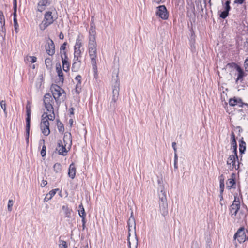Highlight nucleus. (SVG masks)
<instances>
[{
	"instance_id": "2eb2a0df",
	"label": "nucleus",
	"mask_w": 248,
	"mask_h": 248,
	"mask_svg": "<svg viewBox=\"0 0 248 248\" xmlns=\"http://www.w3.org/2000/svg\"><path fill=\"white\" fill-rule=\"evenodd\" d=\"M46 49L47 54L52 56L55 54V46L53 41L49 39L46 45Z\"/></svg>"
},
{
	"instance_id": "20e7f679",
	"label": "nucleus",
	"mask_w": 248,
	"mask_h": 248,
	"mask_svg": "<svg viewBox=\"0 0 248 248\" xmlns=\"http://www.w3.org/2000/svg\"><path fill=\"white\" fill-rule=\"evenodd\" d=\"M51 93L53 95V98L55 99L57 104L59 106L62 100L63 101L64 95V91L59 86L54 84L51 87Z\"/></svg>"
},
{
	"instance_id": "13d9d810",
	"label": "nucleus",
	"mask_w": 248,
	"mask_h": 248,
	"mask_svg": "<svg viewBox=\"0 0 248 248\" xmlns=\"http://www.w3.org/2000/svg\"><path fill=\"white\" fill-rule=\"evenodd\" d=\"M128 225L129 237L130 235V232L131 231L130 228L133 227V226H131V222L130 223H129V219L128 220Z\"/></svg>"
},
{
	"instance_id": "bb28decb",
	"label": "nucleus",
	"mask_w": 248,
	"mask_h": 248,
	"mask_svg": "<svg viewBox=\"0 0 248 248\" xmlns=\"http://www.w3.org/2000/svg\"><path fill=\"white\" fill-rule=\"evenodd\" d=\"M246 150V143L243 140H241L239 143V152L242 154Z\"/></svg>"
},
{
	"instance_id": "aec40b11",
	"label": "nucleus",
	"mask_w": 248,
	"mask_h": 248,
	"mask_svg": "<svg viewBox=\"0 0 248 248\" xmlns=\"http://www.w3.org/2000/svg\"><path fill=\"white\" fill-rule=\"evenodd\" d=\"M235 176L234 173H232L231 178L228 180V182H227V188L229 189L234 188L233 186L235 184Z\"/></svg>"
},
{
	"instance_id": "4c0bfd02",
	"label": "nucleus",
	"mask_w": 248,
	"mask_h": 248,
	"mask_svg": "<svg viewBox=\"0 0 248 248\" xmlns=\"http://www.w3.org/2000/svg\"><path fill=\"white\" fill-rule=\"evenodd\" d=\"M231 144L233 147V153H235V154L237 153V146L236 141H235L234 142L231 141Z\"/></svg>"
},
{
	"instance_id": "bf43d9fd",
	"label": "nucleus",
	"mask_w": 248,
	"mask_h": 248,
	"mask_svg": "<svg viewBox=\"0 0 248 248\" xmlns=\"http://www.w3.org/2000/svg\"><path fill=\"white\" fill-rule=\"evenodd\" d=\"M172 146L174 149V151L175 152V153H176V143L175 142H173L172 143Z\"/></svg>"
},
{
	"instance_id": "423d86ee",
	"label": "nucleus",
	"mask_w": 248,
	"mask_h": 248,
	"mask_svg": "<svg viewBox=\"0 0 248 248\" xmlns=\"http://www.w3.org/2000/svg\"><path fill=\"white\" fill-rule=\"evenodd\" d=\"M129 219V223L131 222V226H133L134 234L133 238L131 239V241L129 240V239H128V245L129 248H137L138 239L136 233V222L135 218L133 217V212H131V216Z\"/></svg>"
},
{
	"instance_id": "393cba45",
	"label": "nucleus",
	"mask_w": 248,
	"mask_h": 248,
	"mask_svg": "<svg viewBox=\"0 0 248 248\" xmlns=\"http://www.w3.org/2000/svg\"><path fill=\"white\" fill-rule=\"evenodd\" d=\"M236 70L238 74L236 79V82L238 80H242L243 77L244 76V72L240 67L237 66Z\"/></svg>"
},
{
	"instance_id": "dca6fc26",
	"label": "nucleus",
	"mask_w": 248,
	"mask_h": 248,
	"mask_svg": "<svg viewBox=\"0 0 248 248\" xmlns=\"http://www.w3.org/2000/svg\"><path fill=\"white\" fill-rule=\"evenodd\" d=\"M229 104L232 106H238L243 107L244 106H248L247 103H243L242 99L239 98L234 97L229 100Z\"/></svg>"
},
{
	"instance_id": "f3484780",
	"label": "nucleus",
	"mask_w": 248,
	"mask_h": 248,
	"mask_svg": "<svg viewBox=\"0 0 248 248\" xmlns=\"http://www.w3.org/2000/svg\"><path fill=\"white\" fill-rule=\"evenodd\" d=\"M26 112L27 116L26 118V132L28 135H29L30 127V116L31 113V108L30 105H27L26 106Z\"/></svg>"
},
{
	"instance_id": "a18cd8bd",
	"label": "nucleus",
	"mask_w": 248,
	"mask_h": 248,
	"mask_svg": "<svg viewBox=\"0 0 248 248\" xmlns=\"http://www.w3.org/2000/svg\"><path fill=\"white\" fill-rule=\"evenodd\" d=\"M240 167V163L239 162H238V164L236 165L235 163L233 166H231L229 167V169L230 170H232L234 168H235L236 170H238Z\"/></svg>"
},
{
	"instance_id": "2f4dec72",
	"label": "nucleus",
	"mask_w": 248,
	"mask_h": 248,
	"mask_svg": "<svg viewBox=\"0 0 248 248\" xmlns=\"http://www.w3.org/2000/svg\"><path fill=\"white\" fill-rule=\"evenodd\" d=\"M79 210H78L79 215L80 216H86V214L85 213L84 208L82 204L79 205Z\"/></svg>"
},
{
	"instance_id": "e433bc0d",
	"label": "nucleus",
	"mask_w": 248,
	"mask_h": 248,
	"mask_svg": "<svg viewBox=\"0 0 248 248\" xmlns=\"http://www.w3.org/2000/svg\"><path fill=\"white\" fill-rule=\"evenodd\" d=\"M69 67H70V64H69V62L62 65L63 70L65 72H67L69 71Z\"/></svg>"
},
{
	"instance_id": "5701e85b",
	"label": "nucleus",
	"mask_w": 248,
	"mask_h": 248,
	"mask_svg": "<svg viewBox=\"0 0 248 248\" xmlns=\"http://www.w3.org/2000/svg\"><path fill=\"white\" fill-rule=\"evenodd\" d=\"M76 169L74 163L70 165L69 167L68 175L72 179H74L75 177Z\"/></svg>"
},
{
	"instance_id": "6e6d98bb",
	"label": "nucleus",
	"mask_w": 248,
	"mask_h": 248,
	"mask_svg": "<svg viewBox=\"0 0 248 248\" xmlns=\"http://www.w3.org/2000/svg\"><path fill=\"white\" fill-rule=\"evenodd\" d=\"M224 183V178L222 174L219 176V183Z\"/></svg>"
},
{
	"instance_id": "c85d7f7f",
	"label": "nucleus",
	"mask_w": 248,
	"mask_h": 248,
	"mask_svg": "<svg viewBox=\"0 0 248 248\" xmlns=\"http://www.w3.org/2000/svg\"><path fill=\"white\" fill-rule=\"evenodd\" d=\"M13 24L15 29H16V0H13Z\"/></svg>"
},
{
	"instance_id": "774afa93",
	"label": "nucleus",
	"mask_w": 248,
	"mask_h": 248,
	"mask_svg": "<svg viewBox=\"0 0 248 248\" xmlns=\"http://www.w3.org/2000/svg\"><path fill=\"white\" fill-rule=\"evenodd\" d=\"M85 248H89V247H88V245L87 244L85 247Z\"/></svg>"
},
{
	"instance_id": "4468645a",
	"label": "nucleus",
	"mask_w": 248,
	"mask_h": 248,
	"mask_svg": "<svg viewBox=\"0 0 248 248\" xmlns=\"http://www.w3.org/2000/svg\"><path fill=\"white\" fill-rule=\"evenodd\" d=\"M70 148V147H67L66 146L65 144L64 143L63 144L62 141L60 140L58 142V146L56 148V150L58 151L60 155H66L68 150H69Z\"/></svg>"
},
{
	"instance_id": "ea45409f",
	"label": "nucleus",
	"mask_w": 248,
	"mask_h": 248,
	"mask_svg": "<svg viewBox=\"0 0 248 248\" xmlns=\"http://www.w3.org/2000/svg\"><path fill=\"white\" fill-rule=\"evenodd\" d=\"M28 61H30L31 63H34L36 62L37 58L35 56H29L27 58Z\"/></svg>"
},
{
	"instance_id": "f704fd0d",
	"label": "nucleus",
	"mask_w": 248,
	"mask_h": 248,
	"mask_svg": "<svg viewBox=\"0 0 248 248\" xmlns=\"http://www.w3.org/2000/svg\"><path fill=\"white\" fill-rule=\"evenodd\" d=\"M45 64L47 68H49L52 65V62L50 58H46L45 60Z\"/></svg>"
},
{
	"instance_id": "8fccbe9b",
	"label": "nucleus",
	"mask_w": 248,
	"mask_h": 248,
	"mask_svg": "<svg viewBox=\"0 0 248 248\" xmlns=\"http://www.w3.org/2000/svg\"><path fill=\"white\" fill-rule=\"evenodd\" d=\"M244 66L246 71H248V57L245 61Z\"/></svg>"
},
{
	"instance_id": "412c9836",
	"label": "nucleus",
	"mask_w": 248,
	"mask_h": 248,
	"mask_svg": "<svg viewBox=\"0 0 248 248\" xmlns=\"http://www.w3.org/2000/svg\"><path fill=\"white\" fill-rule=\"evenodd\" d=\"M236 159L238 160V156L237 153H233V155H230L227 159V164L231 166H233L236 161Z\"/></svg>"
},
{
	"instance_id": "6ab92c4d",
	"label": "nucleus",
	"mask_w": 248,
	"mask_h": 248,
	"mask_svg": "<svg viewBox=\"0 0 248 248\" xmlns=\"http://www.w3.org/2000/svg\"><path fill=\"white\" fill-rule=\"evenodd\" d=\"M63 143L67 147H71L72 145V136L70 133L66 132L63 137Z\"/></svg>"
},
{
	"instance_id": "a211bd4d",
	"label": "nucleus",
	"mask_w": 248,
	"mask_h": 248,
	"mask_svg": "<svg viewBox=\"0 0 248 248\" xmlns=\"http://www.w3.org/2000/svg\"><path fill=\"white\" fill-rule=\"evenodd\" d=\"M81 57H74L73 63L72 64V70L73 71L77 72L78 71L81 65V62L80 60Z\"/></svg>"
},
{
	"instance_id": "c756f323",
	"label": "nucleus",
	"mask_w": 248,
	"mask_h": 248,
	"mask_svg": "<svg viewBox=\"0 0 248 248\" xmlns=\"http://www.w3.org/2000/svg\"><path fill=\"white\" fill-rule=\"evenodd\" d=\"M57 128L58 129V130L60 132L62 133L64 130L63 124L61 122H60L59 120H57Z\"/></svg>"
},
{
	"instance_id": "ddd939ff",
	"label": "nucleus",
	"mask_w": 248,
	"mask_h": 248,
	"mask_svg": "<svg viewBox=\"0 0 248 248\" xmlns=\"http://www.w3.org/2000/svg\"><path fill=\"white\" fill-rule=\"evenodd\" d=\"M89 55L91 61V63L93 66V68L94 73H97V65H96V58H97V49H91L88 50Z\"/></svg>"
},
{
	"instance_id": "5fc2aeb1",
	"label": "nucleus",
	"mask_w": 248,
	"mask_h": 248,
	"mask_svg": "<svg viewBox=\"0 0 248 248\" xmlns=\"http://www.w3.org/2000/svg\"><path fill=\"white\" fill-rule=\"evenodd\" d=\"M67 43L66 42L64 43L60 47L61 50H64L65 49V46Z\"/></svg>"
},
{
	"instance_id": "69168bd1",
	"label": "nucleus",
	"mask_w": 248,
	"mask_h": 248,
	"mask_svg": "<svg viewBox=\"0 0 248 248\" xmlns=\"http://www.w3.org/2000/svg\"><path fill=\"white\" fill-rule=\"evenodd\" d=\"M219 197L220 198V201H222L223 200V193H220Z\"/></svg>"
},
{
	"instance_id": "a878e982",
	"label": "nucleus",
	"mask_w": 248,
	"mask_h": 248,
	"mask_svg": "<svg viewBox=\"0 0 248 248\" xmlns=\"http://www.w3.org/2000/svg\"><path fill=\"white\" fill-rule=\"evenodd\" d=\"M58 189H53L51 190L46 195V196L44 200L45 201L47 202L50 200L56 194V191Z\"/></svg>"
},
{
	"instance_id": "c9c22d12",
	"label": "nucleus",
	"mask_w": 248,
	"mask_h": 248,
	"mask_svg": "<svg viewBox=\"0 0 248 248\" xmlns=\"http://www.w3.org/2000/svg\"><path fill=\"white\" fill-rule=\"evenodd\" d=\"M230 1L229 0H227L226 2H225V7H224V11H226V12H229V11H230Z\"/></svg>"
},
{
	"instance_id": "f8f14e48",
	"label": "nucleus",
	"mask_w": 248,
	"mask_h": 248,
	"mask_svg": "<svg viewBox=\"0 0 248 248\" xmlns=\"http://www.w3.org/2000/svg\"><path fill=\"white\" fill-rule=\"evenodd\" d=\"M234 239H237L240 243L245 242L248 239V237H247L245 234L244 227H241L238 230L234 235Z\"/></svg>"
},
{
	"instance_id": "0eeeda50",
	"label": "nucleus",
	"mask_w": 248,
	"mask_h": 248,
	"mask_svg": "<svg viewBox=\"0 0 248 248\" xmlns=\"http://www.w3.org/2000/svg\"><path fill=\"white\" fill-rule=\"evenodd\" d=\"M83 46L82 36L78 35L76 39V43L74 46V57H81V54L83 48L81 47Z\"/></svg>"
},
{
	"instance_id": "cd10ccee",
	"label": "nucleus",
	"mask_w": 248,
	"mask_h": 248,
	"mask_svg": "<svg viewBox=\"0 0 248 248\" xmlns=\"http://www.w3.org/2000/svg\"><path fill=\"white\" fill-rule=\"evenodd\" d=\"M0 23L2 26V31L3 30V26L5 25V18L2 11H0Z\"/></svg>"
},
{
	"instance_id": "79ce46f5",
	"label": "nucleus",
	"mask_w": 248,
	"mask_h": 248,
	"mask_svg": "<svg viewBox=\"0 0 248 248\" xmlns=\"http://www.w3.org/2000/svg\"><path fill=\"white\" fill-rule=\"evenodd\" d=\"M228 16V12L226 11H223L222 12L219 16L221 18L224 19Z\"/></svg>"
},
{
	"instance_id": "338daca9",
	"label": "nucleus",
	"mask_w": 248,
	"mask_h": 248,
	"mask_svg": "<svg viewBox=\"0 0 248 248\" xmlns=\"http://www.w3.org/2000/svg\"><path fill=\"white\" fill-rule=\"evenodd\" d=\"M82 228L83 229H84L85 228V224H82Z\"/></svg>"
},
{
	"instance_id": "49530a36",
	"label": "nucleus",
	"mask_w": 248,
	"mask_h": 248,
	"mask_svg": "<svg viewBox=\"0 0 248 248\" xmlns=\"http://www.w3.org/2000/svg\"><path fill=\"white\" fill-rule=\"evenodd\" d=\"M244 48L246 52L248 53V38H247L244 43Z\"/></svg>"
},
{
	"instance_id": "09e8293b",
	"label": "nucleus",
	"mask_w": 248,
	"mask_h": 248,
	"mask_svg": "<svg viewBox=\"0 0 248 248\" xmlns=\"http://www.w3.org/2000/svg\"><path fill=\"white\" fill-rule=\"evenodd\" d=\"M224 183H219L220 193H223L224 189Z\"/></svg>"
},
{
	"instance_id": "473e14b6",
	"label": "nucleus",
	"mask_w": 248,
	"mask_h": 248,
	"mask_svg": "<svg viewBox=\"0 0 248 248\" xmlns=\"http://www.w3.org/2000/svg\"><path fill=\"white\" fill-rule=\"evenodd\" d=\"M94 17H92V22L90 24V28L89 31V34H90V32L92 31V29H93L94 31V34H96L95 27L93 21Z\"/></svg>"
},
{
	"instance_id": "7ed1b4c3",
	"label": "nucleus",
	"mask_w": 248,
	"mask_h": 248,
	"mask_svg": "<svg viewBox=\"0 0 248 248\" xmlns=\"http://www.w3.org/2000/svg\"><path fill=\"white\" fill-rule=\"evenodd\" d=\"M57 19L56 12L55 9L51 11L46 12L44 19L40 24V28L41 30H44L47 27L52 24Z\"/></svg>"
},
{
	"instance_id": "6e6552de",
	"label": "nucleus",
	"mask_w": 248,
	"mask_h": 248,
	"mask_svg": "<svg viewBox=\"0 0 248 248\" xmlns=\"http://www.w3.org/2000/svg\"><path fill=\"white\" fill-rule=\"evenodd\" d=\"M119 93V82L117 80L113 86L112 90V99L110 103V107L115 108L116 103L118 98Z\"/></svg>"
},
{
	"instance_id": "603ef678",
	"label": "nucleus",
	"mask_w": 248,
	"mask_h": 248,
	"mask_svg": "<svg viewBox=\"0 0 248 248\" xmlns=\"http://www.w3.org/2000/svg\"><path fill=\"white\" fill-rule=\"evenodd\" d=\"M44 10V7L43 5H40V4L38 5V10L42 12Z\"/></svg>"
},
{
	"instance_id": "3c124183",
	"label": "nucleus",
	"mask_w": 248,
	"mask_h": 248,
	"mask_svg": "<svg viewBox=\"0 0 248 248\" xmlns=\"http://www.w3.org/2000/svg\"><path fill=\"white\" fill-rule=\"evenodd\" d=\"M81 78V77L80 75H78L76 77L75 80L78 81V83L80 84L81 83V81H80Z\"/></svg>"
},
{
	"instance_id": "4be33fe9",
	"label": "nucleus",
	"mask_w": 248,
	"mask_h": 248,
	"mask_svg": "<svg viewBox=\"0 0 248 248\" xmlns=\"http://www.w3.org/2000/svg\"><path fill=\"white\" fill-rule=\"evenodd\" d=\"M56 72L58 74V76L59 77L60 81L62 83L63 81V80H64V78H63V72L61 69V66L60 63H57L56 64Z\"/></svg>"
},
{
	"instance_id": "9b49d317",
	"label": "nucleus",
	"mask_w": 248,
	"mask_h": 248,
	"mask_svg": "<svg viewBox=\"0 0 248 248\" xmlns=\"http://www.w3.org/2000/svg\"><path fill=\"white\" fill-rule=\"evenodd\" d=\"M156 15L163 20L168 18L169 14L165 5H160L157 7Z\"/></svg>"
},
{
	"instance_id": "e2e57ef3",
	"label": "nucleus",
	"mask_w": 248,
	"mask_h": 248,
	"mask_svg": "<svg viewBox=\"0 0 248 248\" xmlns=\"http://www.w3.org/2000/svg\"><path fill=\"white\" fill-rule=\"evenodd\" d=\"M244 0H236L235 2L238 3L239 4H242L244 2Z\"/></svg>"
},
{
	"instance_id": "a19ab883",
	"label": "nucleus",
	"mask_w": 248,
	"mask_h": 248,
	"mask_svg": "<svg viewBox=\"0 0 248 248\" xmlns=\"http://www.w3.org/2000/svg\"><path fill=\"white\" fill-rule=\"evenodd\" d=\"M59 246L61 248H67V246L66 241L61 240L60 241Z\"/></svg>"
},
{
	"instance_id": "680f3d73",
	"label": "nucleus",
	"mask_w": 248,
	"mask_h": 248,
	"mask_svg": "<svg viewBox=\"0 0 248 248\" xmlns=\"http://www.w3.org/2000/svg\"><path fill=\"white\" fill-rule=\"evenodd\" d=\"M59 38L60 39H63L64 38V35L62 32H61L59 34Z\"/></svg>"
},
{
	"instance_id": "37998d69",
	"label": "nucleus",
	"mask_w": 248,
	"mask_h": 248,
	"mask_svg": "<svg viewBox=\"0 0 248 248\" xmlns=\"http://www.w3.org/2000/svg\"><path fill=\"white\" fill-rule=\"evenodd\" d=\"M177 160H178V157L176 153H175L174 155V169L177 170L178 169V165H177Z\"/></svg>"
},
{
	"instance_id": "c03bdc74",
	"label": "nucleus",
	"mask_w": 248,
	"mask_h": 248,
	"mask_svg": "<svg viewBox=\"0 0 248 248\" xmlns=\"http://www.w3.org/2000/svg\"><path fill=\"white\" fill-rule=\"evenodd\" d=\"M46 147L44 145L41 151V155L43 157L46 155Z\"/></svg>"
},
{
	"instance_id": "7c9ffc66",
	"label": "nucleus",
	"mask_w": 248,
	"mask_h": 248,
	"mask_svg": "<svg viewBox=\"0 0 248 248\" xmlns=\"http://www.w3.org/2000/svg\"><path fill=\"white\" fill-rule=\"evenodd\" d=\"M53 169L56 173L60 172L61 170V165L60 163H56L54 165Z\"/></svg>"
},
{
	"instance_id": "0e129e2a",
	"label": "nucleus",
	"mask_w": 248,
	"mask_h": 248,
	"mask_svg": "<svg viewBox=\"0 0 248 248\" xmlns=\"http://www.w3.org/2000/svg\"><path fill=\"white\" fill-rule=\"evenodd\" d=\"M154 2L158 4L162 2V0H154Z\"/></svg>"
},
{
	"instance_id": "1a4fd4ad",
	"label": "nucleus",
	"mask_w": 248,
	"mask_h": 248,
	"mask_svg": "<svg viewBox=\"0 0 248 248\" xmlns=\"http://www.w3.org/2000/svg\"><path fill=\"white\" fill-rule=\"evenodd\" d=\"M234 200L230 206V211L232 216H236L240 207V202L237 193L234 194Z\"/></svg>"
},
{
	"instance_id": "4d7b16f0",
	"label": "nucleus",
	"mask_w": 248,
	"mask_h": 248,
	"mask_svg": "<svg viewBox=\"0 0 248 248\" xmlns=\"http://www.w3.org/2000/svg\"><path fill=\"white\" fill-rule=\"evenodd\" d=\"M47 182L46 181L43 180L41 184V186L42 187H44L45 186H46L47 185Z\"/></svg>"
},
{
	"instance_id": "864d4df0",
	"label": "nucleus",
	"mask_w": 248,
	"mask_h": 248,
	"mask_svg": "<svg viewBox=\"0 0 248 248\" xmlns=\"http://www.w3.org/2000/svg\"><path fill=\"white\" fill-rule=\"evenodd\" d=\"M231 137L232 141L234 142L235 141H236L235 138V134H234V132H232L231 133Z\"/></svg>"
},
{
	"instance_id": "72a5a7b5",
	"label": "nucleus",
	"mask_w": 248,
	"mask_h": 248,
	"mask_svg": "<svg viewBox=\"0 0 248 248\" xmlns=\"http://www.w3.org/2000/svg\"><path fill=\"white\" fill-rule=\"evenodd\" d=\"M63 54L64 55V57L62 55L61 56L62 65L68 62V57L66 56V52L64 51Z\"/></svg>"
},
{
	"instance_id": "f03ea898",
	"label": "nucleus",
	"mask_w": 248,
	"mask_h": 248,
	"mask_svg": "<svg viewBox=\"0 0 248 248\" xmlns=\"http://www.w3.org/2000/svg\"><path fill=\"white\" fill-rule=\"evenodd\" d=\"M159 190H160V194H159V211L163 216L165 217L168 214V207L167 198L163 186H160Z\"/></svg>"
},
{
	"instance_id": "58836bf2",
	"label": "nucleus",
	"mask_w": 248,
	"mask_h": 248,
	"mask_svg": "<svg viewBox=\"0 0 248 248\" xmlns=\"http://www.w3.org/2000/svg\"><path fill=\"white\" fill-rule=\"evenodd\" d=\"M0 106L2 108V109L3 110L4 113L5 114H6V103L5 101L2 100L0 102Z\"/></svg>"
},
{
	"instance_id": "052dcab7",
	"label": "nucleus",
	"mask_w": 248,
	"mask_h": 248,
	"mask_svg": "<svg viewBox=\"0 0 248 248\" xmlns=\"http://www.w3.org/2000/svg\"><path fill=\"white\" fill-rule=\"evenodd\" d=\"M80 217L82 218V224H85L86 223L85 216H80Z\"/></svg>"
},
{
	"instance_id": "f257e3e1",
	"label": "nucleus",
	"mask_w": 248,
	"mask_h": 248,
	"mask_svg": "<svg viewBox=\"0 0 248 248\" xmlns=\"http://www.w3.org/2000/svg\"><path fill=\"white\" fill-rule=\"evenodd\" d=\"M55 118V114H49L48 112L44 113L42 114L40 123V129L44 135L46 136L50 134V123L48 121H54Z\"/></svg>"
},
{
	"instance_id": "b1692460",
	"label": "nucleus",
	"mask_w": 248,
	"mask_h": 248,
	"mask_svg": "<svg viewBox=\"0 0 248 248\" xmlns=\"http://www.w3.org/2000/svg\"><path fill=\"white\" fill-rule=\"evenodd\" d=\"M62 210L65 214V217L68 218L71 217L72 210L68 208V206L63 205L62 207Z\"/></svg>"
},
{
	"instance_id": "9d476101",
	"label": "nucleus",
	"mask_w": 248,
	"mask_h": 248,
	"mask_svg": "<svg viewBox=\"0 0 248 248\" xmlns=\"http://www.w3.org/2000/svg\"><path fill=\"white\" fill-rule=\"evenodd\" d=\"M91 49H97L96 34H94L93 29H92V31L90 32V34H89L88 50Z\"/></svg>"
},
{
	"instance_id": "39448f33",
	"label": "nucleus",
	"mask_w": 248,
	"mask_h": 248,
	"mask_svg": "<svg viewBox=\"0 0 248 248\" xmlns=\"http://www.w3.org/2000/svg\"><path fill=\"white\" fill-rule=\"evenodd\" d=\"M44 104L46 110L44 113H47L49 114H55L53 104L54 103L53 98L50 93H46L44 97Z\"/></svg>"
},
{
	"instance_id": "de8ad7c7",
	"label": "nucleus",
	"mask_w": 248,
	"mask_h": 248,
	"mask_svg": "<svg viewBox=\"0 0 248 248\" xmlns=\"http://www.w3.org/2000/svg\"><path fill=\"white\" fill-rule=\"evenodd\" d=\"M13 205V201L12 200H10L8 202V210L9 211H11L12 210V207Z\"/></svg>"
}]
</instances>
